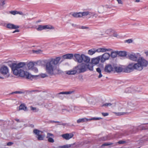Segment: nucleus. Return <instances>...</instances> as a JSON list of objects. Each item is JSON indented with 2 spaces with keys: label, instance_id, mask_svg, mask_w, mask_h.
Listing matches in <instances>:
<instances>
[{
  "label": "nucleus",
  "instance_id": "1",
  "mask_svg": "<svg viewBox=\"0 0 148 148\" xmlns=\"http://www.w3.org/2000/svg\"><path fill=\"white\" fill-rule=\"evenodd\" d=\"M60 57L49 60L45 64L46 72L49 76H55L57 74L61 73L62 71L59 69H54V67L59 62L60 60Z\"/></svg>",
  "mask_w": 148,
  "mask_h": 148
},
{
  "label": "nucleus",
  "instance_id": "2",
  "mask_svg": "<svg viewBox=\"0 0 148 148\" xmlns=\"http://www.w3.org/2000/svg\"><path fill=\"white\" fill-rule=\"evenodd\" d=\"M148 62L142 57H139L137 63H131L124 69V72L126 73L131 72L134 70L140 71L143 69L144 67L147 66Z\"/></svg>",
  "mask_w": 148,
  "mask_h": 148
},
{
  "label": "nucleus",
  "instance_id": "3",
  "mask_svg": "<svg viewBox=\"0 0 148 148\" xmlns=\"http://www.w3.org/2000/svg\"><path fill=\"white\" fill-rule=\"evenodd\" d=\"M25 65V63L21 62L18 64L13 63L11 66L13 73L16 75H19L21 77H25L27 79L30 78V75L29 73L25 72L23 69H21Z\"/></svg>",
  "mask_w": 148,
  "mask_h": 148
},
{
  "label": "nucleus",
  "instance_id": "4",
  "mask_svg": "<svg viewBox=\"0 0 148 148\" xmlns=\"http://www.w3.org/2000/svg\"><path fill=\"white\" fill-rule=\"evenodd\" d=\"M74 69L76 70L77 73H84L87 71L86 64L81 63L75 66Z\"/></svg>",
  "mask_w": 148,
  "mask_h": 148
},
{
  "label": "nucleus",
  "instance_id": "5",
  "mask_svg": "<svg viewBox=\"0 0 148 148\" xmlns=\"http://www.w3.org/2000/svg\"><path fill=\"white\" fill-rule=\"evenodd\" d=\"M0 72L5 78L8 77L10 76L9 69L7 66L3 65L1 67L0 69Z\"/></svg>",
  "mask_w": 148,
  "mask_h": 148
},
{
  "label": "nucleus",
  "instance_id": "6",
  "mask_svg": "<svg viewBox=\"0 0 148 148\" xmlns=\"http://www.w3.org/2000/svg\"><path fill=\"white\" fill-rule=\"evenodd\" d=\"M135 129L136 128H134L133 130H125L121 133H118L117 135L118 136L119 138H121L123 136H127L134 133L135 132H134V131Z\"/></svg>",
  "mask_w": 148,
  "mask_h": 148
},
{
  "label": "nucleus",
  "instance_id": "7",
  "mask_svg": "<svg viewBox=\"0 0 148 148\" xmlns=\"http://www.w3.org/2000/svg\"><path fill=\"white\" fill-rule=\"evenodd\" d=\"M89 12H74L71 14L74 17H81L83 16H86L89 14Z\"/></svg>",
  "mask_w": 148,
  "mask_h": 148
},
{
  "label": "nucleus",
  "instance_id": "8",
  "mask_svg": "<svg viewBox=\"0 0 148 148\" xmlns=\"http://www.w3.org/2000/svg\"><path fill=\"white\" fill-rule=\"evenodd\" d=\"M74 60L76 62L79 63L82 62V54H75L74 55L73 58Z\"/></svg>",
  "mask_w": 148,
  "mask_h": 148
},
{
  "label": "nucleus",
  "instance_id": "9",
  "mask_svg": "<svg viewBox=\"0 0 148 148\" xmlns=\"http://www.w3.org/2000/svg\"><path fill=\"white\" fill-rule=\"evenodd\" d=\"M138 55V53L130 54L128 55L127 57L128 58L131 60L136 61H138L139 58Z\"/></svg>",
  "mask_w": 148,
  "mask_h": 148
},
{
  "label": "nucleus",
  "instance_id": "10",
  "mask_svg": "<svg viewBox=\"0 0 148 148\" xmlns=\"http://www.w3.org/2000/svg\"><path fill=\"white\" fill-rule=\"evenodd\" d=\"M110 55L109 53H106L101 56H99L100 58V61L101 62H104L106 60L109 59Z\"/></svg>",
  "mask_w": 148,
  "mask_h": 148
},
{
  "label": "nucleus",
  "instance_id": "11",
  "mask_svg": "<svg viewBox=\"0 0 148 148\" xmlns=\"http://www.w3.org/2000/svg\"><path fill=\"white\" fill-rule=\"evenodd\" d=\"M104 71L106 73H110L111 72L114 71V68L111 64H108L106 65Z\"/></svg>",
  "mask_w": 148,
  "mask_h": 148
},
{
  "label": "nucleus",
  "instance_id": "12",
  "mask_svg": "<svg viewBox=\"0 0 148 148\" xmlns=\"http://www.w3.org/2000/svg\"><path fill=\"white\" fill-rule=\"evenodd\" d=\"M62 137L66 140H69L73 136V134H71L66 133L62 135Z\"/></svg>",
  "mask_w": 148,
  "mask_h": 148
},
{
  "label": "nucleus",
  "instance_id": "13",
  "mask_svg": "<svg viewBox=\"0 0 148 148\" xmlns=\"http://www.w3.org/2000/svg\"><path fill=\"white\" fill-rule=\"evenodd\" d=\"M38 63H40V62L38 61L36 62L33 63L32 62H30L27 64V66L29 69H33L34 66L38 65Z\"/></svg>",
  "mask_w": 148,
  "mask_h": 148
},
{
  "label": "nucleus",
  "instance_id": "14",
  "mask_svg": "<svg viewBox=\"0 0 148 148\" xmlns=\"http://www.w3.org/2000/svg\"><path fill=\"white\" fill-rule=\"evenodd\" d=\"M6 27L10 29H16L19 28L18 25H15L13 24L8 23L6 25Z\"/></svg>",
  "mask_w": 148,
  "mask_h": 148
},
{
  "label": "nucleus",
  "instance_id": "15",
  "mask_svg": "<svg viewBox=\"0 0 148 148\" xmlns=\"http://www.w3.org/2000/svg\"><path fill=\"white\" fill-rule=\"evenodd\" d=\"M82 62H84L86 63H89L90 61V58L88 57L84 54H82Z\"/></svg>",
  "mask_w": 148,
  "mask_h": 148
},
{
  "label": "nucleus",
  "instance_id": "16",
  "mask_svg": "<svg viewBox=\"0 0 148 148\" xmlns=\"http://www.w3.org/2000/svg\"><path fill=\"white\" fill-rule=\"evenodd\" d=\"M100 60V56H98L96 58L92 59L91 60L92 63V64H96L99 63Z\"/></svg>",
  "mask_w": 148,
  "mask_h": 148
},
{
  "label": "nucleus",
  "instance_id": "17",
  "mask_svg": "<svg viewBox=\"0 0 148 148\" xmlns=\"http://www.w3.org/2000/svg\"><path fill=\"white\" fill-rule=\"evenodd\" d=\"M113 68L114 71L116 73L121 72L123 70V68L120 66H114Z\"/></svg>",
  "mask_w": 148,
  "mask_h": 148
},
{
  "label": "nucleus",
  "instance_id": "18",
  "mask_svg": "<svg viewBox=\"0 0 148 148\" xmlns=\"http://www.w3.org/2000/svg\"><path fill=\"white\" fill-rule=\"evenodd\" d=\"M73 70L66 71V73L68 75H73L77 73V72L76 69H74V68H73Z\"/></svg>",
  "mask_w": 148,
  "mask_h": 148
},
{
  "label": "nucleus",
  "instance_id": "19",
  "mask_svg": "<svg viewBox=\"0 0 148 148\" xmlns=\"http://www.w3.org/2000/svg\"><path fill=\"white\" fill-rule=\"evenodd\" d=\"M62 57L64 59H70L73 58L74 56L73 54H67L63 55Z\"/></svg>",
  "mask_w": 148,
  "mask_h": 148
},
{
  "label": "nucleus",
  "instance_id": "20",
  "mask_svg": "<svg viewBox=\"0 0 148 148\" xmlns=\"http://www.w3.org/2000/svg\"><path fill=\"white\" fill-rule=\"evenodd\" d=\"M6 1L7 0H0V9L2 10L4 8V5Z\"/></svg>",
  "mask_w": 148,
  "mask_h": 148
},
{
  "label": "nucleus",
  "instance_id": "21",
  "mask_svg": "<svg viewBox=\"0 0 148 148\" xmlns=\"http://www.w3.org/2000/svg\"><path fill=\"white\" fill-rule=\"evenodd\" d=\"M87 71L88 69L90 71H92L93 70V65L92 63H89L87 64H86Z\"/></svg>",
  "mask_w": 148,
  "mask_h": 148
},
{
  "label": "nucleus",
  "instance_id": "22",
  "mask_svg": "<svg viewBox=\"0 0 148 148\" xmlns=\"http://www.w3.org/2000/svg\"><path fill=\"white\" fill-rule=\"evenodd\" d=\"M111 50L110 49H106L104 48H100L97 49L96 51L98 52H105L107 51H110Z\"/></svg>",
  "mask_w": 148,
  "mask_h": 148
},
{
  "label": "nucleus",
  "instance_id": "23",
  "mask_svg": "<svg viewBox=\"0 0 148 148\" xmlns=\"http://www.w3.org/2000/svg\"><path fill=\"white\" fill-rule=\"evenodd\" d=\"M118 55L120 56H125L127 55V52L125 51H118Z\"/></svg>",
  "mask_w": 148,
  "mask_h": 148
},
{
  "label": "nucleus",
  "instance_id": "24",
  "mask_svg": "<svg viewBox=\"0 0 148 148\" xmlns=\"http://www.w3.org/2000/svg\"><path fill=\"white\" fill-rule=\"evenodd\" d=\"M23 110L25 111L27 110V107L24 104H21L19 107V110Z\"/></svg>",
  "mask_w": 148,
  "mask_h": 148
},
{
  "label": "nucleus",
  "instance_id": "25",
  "mask_svg": "<svg viewBox=\"0 0 148 148\" xmlns=\"http://www.w3.org/2000/svg\"><path fill=\"white\" fill-rule=\"evenodd\" d=\"M111 57L112 58H115L118 55V51H112L111 52V54H110Z\"/></svg>",
  "mask_w": 148,
  "mask_h": 148
},
{
  "label": "nucleus",
  "instance_id": "26",
  "mask_svg": "<svg viewBox=\"0 0 148 148\" xmlns=\"http://www.w3.org/2000/svg\"><path fill=\"white\" fill-rule=\"evenodd\" d=\"M74 92V91H70L67 92H62L58 94V95H59L60 94H70L73 93Z\"/></svg>",
  "mask_w": 148,
  "mask_h": 148
},
{
  "label": "nucleus",
  "instance_id": "27",
  "mask_svg": "<svg viewBox=\"0 0 148 148\" xmlns=\"http://www.w3.org/2000/svg\"><path fill=\"white\" fill-rule=\"evenodd\" d=\"M33 132L34 134L38 136L42 133L41 131L37 129L34 130Z\"/></svg>",
  "mask_w": 148,
  "mask_h": 148
},
{
  "label": "nucleus",
  "instance_id": "28",
  "mask_svg": "<svg viewBox=\"0 0 148 148\" xmlns=\"http://www.w3.org/2000/svg\"><path fill=\"white\" fill-rule=\"evenodd\" d=\"M44 29H54V27L51 25H46L44 26Z\"/></svg>",
  "mask_w": 148,
  "mask_h": 148
},
{
  "label": "nucleus",
  "instance_id": "29",
  "mask_svg": "<svg viewBox=\"0 0 148 148\" xmlns=\"http://www.w3.org/2000/svg\"><path fill=\"white\" fill-rule=\"evenodd\" d=\"M45 137V135L40 134L38 136L37 139L38 140H40L44 139V138Z\"/></svg>",
  "mask_w": 148,
  "mask_h": 148
},
{
  "label": "nucleus",
  "instance_id": "30",
  "mask_svg": "<svg viewBox=\"0 0 148 148\" xmlns=\"http://www.w3.org/2000/svg\"><path fill=\"white\" fill-rule=\"evenodd\" d=\"M96 51V50L95 51L94 49H91L88 50V53L89 54L92 55L95 53Z\"/></svg>",
  "mask_w": 148,
  "mask_h": 148
},
{
  "label": "nucleus",
  "instance_id": "31",
  "mask_svg": "<svg viewBox=\"0 0 148 148\" xmlns=\"http://www.w3.org/2000/svg\"><path fill=\"white\" fill-rule=\"evenodd\" d=\"M98 12L100 13H103L104 12V8L103 7L101 6L99 7Z\"/></svg>",
  "mask_w": 148,
  "mask_h": 148
},
{
  "label": "nucleus",
  "instance_id": "32",
  "mask_svg": "<svg viewBox=\"0 0 148 148\" xmlns=\"http://www.w3.org/2000/svg\"><path fill=\"white\" fill-rule=\"evenodd\" d=\"M114 144L112 143H110L109 142V143H105L103 144L101 146V147H103L104 146H108L109 145H112Z\"/></svg>",
  "mask_w": 148,
  "mask_h": 148
},
{
  "label": "nucleus",
  "instance_id": "33",
  "mask_svg": "<svg viewBox=\"0 0 148 148\" xmlns=\"http://www.w3.org/2000/svg\"><path fill=\"white\" fill-rule=\"evenodd\" d=\"M30 108L31 110L33 111L34 112H37L39 111L38 109H37L35 107H33L32 106H30Z\"/></svg>",
  "mask_w": 148,
  "mask_h": 148
},
{
  "label": "nucleus",
  "instance_id": "34",
  "mask_svg": "<svg viewBox=\"0 0 148 148\" xmlns=\"http://www.w3.org/2000/svg\"><path fill=\"white\" fill-rule=\"evenodd\" d=\"M108 140V138L106 136H104L102 137H101L99 139V141H105L107 140Z\"/></svg>",
  "mask_w": 148,
  "mask_h": 148
},
{
  "label": "nucleus",
  "instance_id": "35",
  "mask_svg": "<svg viewBox=\"0 0 148 148\" xmlns=\"http://www.w3.org/2000/svg\"><path fill=\"white\" fill-rule=\"evenodd\" d=\"M37 29L38 31H41L43 29H44V26L39 25Z\"/></svg>",
  "mask_w": 148,
  "mask_h": 148
},
{
  "label": "nucleus",
  "instance_id": "36",
  "mask_svg": "<svg viewBox=\"0 0 148 148\" xmlns=\"http://www.w3.org/2000/svg\"><path fill=\"white\" fill-rule=\"evenodd\" d=\"M73 144H69L64 145L61 147V148H68L71 147L72 145H73Z\"/></svg>",
  "mask_w": 148,
  "mask_h": 148
},
{
  "label": "nucleus",
  "instance_id": "37",
  "mask_svg": "<svg viewBox=\"0 0 148 148\" xmlns=\"http://www.w3.org/2000/svg\"><path fill=\"white\" fill-rule=\"evenodd\" d=\"M113 31L111 29H108L105 31V33L107 34H112Z\"/></svg>",
  "mask_w": 148,
  "mask_h": 148
},
{
  "label": "nucleus",
  "instance_id": "38",
  "mask_svg": "<svg viewBox=\"0 0 148 148\" xmlns=\"http://www.w3.org/2000/svg\"><path fill=\"white\" fill-rule=\"evenodd\" d=\"M86 120V119H79L77 121V122L78 123H79L82 122H84Z\"/></svg>",
  "mask_w": 148,
  "mask_h": 148
},
{
  "label": "nucleus",
  "instance_id": "39",
  "mask_svg": "<svg viewBox=\"0 0 148 148\" xmlns=\"http://www.w3.org/2000/svg\"><path fill=\"white\" fill-rule=\"evenodd\" d=\"M112 105V104L110 103H106L101 105L102 107L110 106Z\"/></svg>",
  "mask_w": 148,
  "mask_h": 148
},
{
  "label": "nucleus",
  "instance_id": "40",
  "mask_svg": "<svg viewBox=\"0 0 148 148\" xmlns=\"http://www.w3.org/2000/svg\"><path fill=\"white\" fill-rule=\"evenodd\" d=\"M112 34H113V36L116 38H118L119 37V35L117 34L114 31H112Z\"/></svg>",
  "mask_w": 148,
  "mask_h": 148
},
{
  "label": "nucleus",
  "instance_id": "41",
  "mask_svg": "<svg viewBox=\"0 0 148 148\" xmlns=\"http://www.w3.org/2000/svg\"><path fill=\"white\" fill-rule=\"evenodd\" d=\"M62 125L64 126H65L66 127L74 126L73 125V124H72L71 125L69 123H63L62 124Z\"/></svg>",
  "mask_w": 148,
  "mask_h": 148
},
{
  "label": "nucleus",
  "instance_id": "42",
  "mask_svg": "<svg viewBox=\"0 0 148 148\" xmlns=\"http://www.w3.org/2000/svg\"><path fill=\"white\" fill-rule=\"evenodd\" d=\"M48 138V140L49 142L51 143H53L54 142V140L53 138L50 137H49Z\"/></svg>",
  "mask_w": 148,
  "mask_h": 148
},
{
  "label": "nucleus",
  "instance_id": "43",
  "mask_svg": "<svg viewBox=\"0 0 148 148\" xmlns=\"http://www.w3.org/2000/svg\"><path fill=\"white\" fill-rule=\"evenodd\" d=\"M10 13L11 14H12L15 15L16 14H18V11H12L10 12Z\"/></svg>",
  "mask_w": 148,
  "mask_h": 148
},
{
  "label": "nucleus",
  "instance_id": "44",
  "mask_svg": "<svg viewBox=\"0 0 148 148\" xmlns=\"http://www.w3.org/2000/svg\"><path fill=\"white\" fill-rule=\"evenodd\" d=\"M77 28H79V29H88V27H87L84 26H79V27H77Z\"/></svg>",
  "mask_w": 148,
  "mask_h": 148
},
{
  "label": "nucleus",
  "instance_id": "45",
  "mask_svg": "<svg viewBox=\"0 0 148 148\" xmlns=\"http://www.w3.org/2000/svg\"><path fill=\"white\" fill-rule=\"evenodd\" d=\"M116 114L118 116H120L121 115H123L124 114H125L126 113L125 112H119L118 113H116Z\"/></svg>",
  "mask_w": 148,
  "mask_h": 148
},
{
  "label": "nucleus",
  "instance_id": "46",
  "mask_svg": "<svg viewBox=\"0 0 148 148\" xmlns=\"http://www.w3.org/2000/svg\"><path fill=\"white\" fill-rule=\"evenodd\" d=\"M12 93L15 94H22L24 93V92L21 91H15L13 92Z\"/></svg>",
  "mask_w": 148,
  "mask_h": 148
},
{
  "label": "nucleus",
  "instance_id": "47",
  "mask_svg": "<svg viewBox=\"0 0 148 148\" xmlns=\"http://www.w3.org/2000/svg\"><path fill=\"white\" fill-rule=\"evenodd\" d=\"M50 136H53V134L48 133H47V138H48L49 137H50Z\"/></svg>",
  "mask_w": 148,
  "mask_h": 148
},
{
  "label": "nucleus",
  "instance_id": "48",
  "mask_svg": "<svg viewBox=\"0 0 148 148\" xmlns=\"http://www.w3.org/2000/svg\"><path fill=\"white\" fill-rule=\"evenodd\" d=\"M31 70L34 71L35 72H37L38 71V69L37 68L35 67L34 66L33 68V69Z\"/></svg>",
  "mask_w": 148,
  "mask_h": 148
},
{
  "label": "nucleus",
  "instance_id": "49",
  "mask_svg": "<svg viewBox=\"0 0 148 148\" xmlns=\"http://www.w3.org/2000/svg\"><path fill=\"white\" fill-rule=\"evenodd\" d=\"M126 143V141L123 140H120L118 142L119 144H123Z\"/></svg>",
  "mask_w": 148,
  "mask_h": 148
},
{
  "label": "nucleus",
  "instance_id": "50",
  "mask_svg": "<svg viewBox=\"0 0 148 148\" xmlns=\"http://www.w3.org/2000/svg\"><path fill=\"white\" fill-rule=\"evenodd\" d=\"M48 76V75L45 74H42L40 75L41 77L42 78L47 77Z\"/></svg>",
  "mask_w": 148,
  "mask_h": 148
},
{
  "label": "nucleus",
  "instance_id": "51",
  "mask_svg": "<svg viewBox=\"0 0 148 148\" xmlns=\"http://www.w3.org/2000/svg\"><path fill=\"white\" fill-rule=\"evenodd\" d=\"M102 118L101 117H94L92 118V119L93 120H99L100 119H102Z\"/></svg>",
  "mask_w": 148,
  "mask_h": 148
},
{
  "label": "nucleus",
  "instance_id": "52",
  "mask_svg": "<svg viewBox=\"0 0 148 148\" xmlns=\"http://www.w3.org/2000/svg\"><path fill=\"white\" fill-rule=\"evenodd\" d=\"M140 128H142V130L147 129L145 128L143 126V125H142L138 126V129H139Z\"/></svg>",
  "mask_w": 148,
  "mask_h": 148
},
{
  "label": "nucleus",
  "instance_id": "53",
  "mask_svg": "<svg viewBox=\"0 0 148 148\" xmlns=\"http://www.w3.org/2000/svg\"><path fill=\"white\" fill-rule=\"evenodd\" d=\"M132 42V40L131 39H129L128 40H125V42L129 43H131Z\"/></svg>",
  "mask_w": 148,
  "mask_h": 148
},
{
  "label": "nucleus",
  "instance_id": "54",
  "mask_svg": "<svg viewBox=\"0 0 148 148\" xmlns=\"http://www.w3.org/2000/svg\"><path fill=\"white\" fill-rule=\"evenodd\" d=\"M96 71L99 73H101V70L100 68H98L96 69Z\"/></svg>",
  "mask_w": 148,
  "mask_h": 148
},
{
  "label": "nucleus",
  "instance_id": "55",
  "mask_svg": "<svg viewBox=\"0 0 148 148\" xmlns=\"http://www.w3.org/2000/svg\"><path fill=\"white\" fill-rule=\"evenodd\" d=\"M101 114L104 116H107L109 114L108 113L102 112L101 113Z\"/></svg>",
  "mask_w": 148,
  "mask_h": 148
},
{
  "label": "nucleus",
  "instance_id": "56",
  "mask_svg": "<svg viewBox=\"0 0 148 148\" xmlns=\"http://www.w3.org/2000/svg\"><path fill=\"white\" fill-rule=\"evenodd\" d=\"M13 143L11 142H8L7 144V145L8 146H11L12 145Z\"/></svg>",
  "mask_w": 148,
  "mask_h": 148
},
{
  "label": "nucleus",
  "instance_id": "57",
  "mask_svg": "<svg viewBox=\"0 0 148 148\" xmlns=\"http://www.w3.org/2000/svg\"><path fill=\"white\" fill-rule=\"evenodd\" d=\"M119 4H123V3L121 0H116Z\"/></svg>",
  "mask_w": 148,
  "mask_h": 148
},
{
  "label": "nucleus",
  "instance_id": "58",
  "mask_svg": "<svg viewBox=\"0 0 148 148\" xmlns=\"http://www.w3.org/2000/svg\"><path fill=\"white\" fill-rule=\"evenodd\" d=\"M99 73V75L98 76V77L99 78H100L101 77H102V75L101 74V73Z\"/></svg>",
  "mask_w": 148,
  "mask_h": 148
},
{
  "label": "nucleus",
  "instance_id": "59",
  "mask_svg": "<svg viewBox=\"0 0 148 148\" xmlns=\"http://www.w3.org/2000/svg\"><path fill=\"white\" fill-rule=\"evenodd\" d=\"M41 51V50H38V51H37V50H35V51H34V52H35V53H39V51Z\"/></svg>",
  "mask_w": 148,
  "mask_h": 148
},
{
  "label": "nucleus",
  "instance_id": "60",
  "mask_svg": "<svg viewBox=\"0 0 148 148\" xmlns=\"http://www.w3.org/2000/svg\"><path fill=\"white\" fill-rule=\"evenodd\" d=\"M19 32V30L18 29H17L14 31L13 33H15L16 32Z\"/></svg>",
  "mask_w": 148,
  "mask_h": 148
},
{
  "label": "nucleus",
  "instance_id": "61",
  "mask_svg": "<svg viewBox=\"0 0 148 148\" xmlns=\"http://www.w3.org/2000/svg\"><path fill=\"white\" fill-rule=\"evenodd\" d=\"M98 15H97V14H94L93 15V17H95V18H97V16Z\"/></svg>",
  "mask_w": 148,
  "mask_h": 148
},
{
  "label": "nucleus",
  "instance_id": "62",
  "mask_svg": "<svg viewBox=\"0 0 148 148\" xmlns=\"http://www.w3.org/2000/svg\"><path fill=\"white\" fill-rule=\"evenodd\" d=\"M17 122H20V121L19 119H14Z\"/></svg>",
  "mask_w": 148,
  "mask_h": 148
},
{
  "label": "nucleus",
  "instance_id": "63",
  "mask_svg": "<svg viewBox=\"0 0 148 148\" xmlns=\"http://www.w3.org/2000/svg\"><path fill=\"white\" fill-rule=\"evenodd\" d=\"M62 123H63L62 122H59V123H58V125H62Z\"/></svg>",
  "mask_w": 148,
  "mask_h": 148
},
{
  "label": "nucleus",
  "instance_id": "64",
  "mask_svg": "<svg viewBox=\"0 0 148 148\" xmlns=\"http://www.w3.org/2000/svg\"><path fill=\"white\" fill-rule=\"evenodd\" d=\"M79 26H80L77 25H75L74 27H76V28H77V27H79Z\"/></svg>",
  "mask_w": 148,
  "mask_h": 148
}]
</instances>
